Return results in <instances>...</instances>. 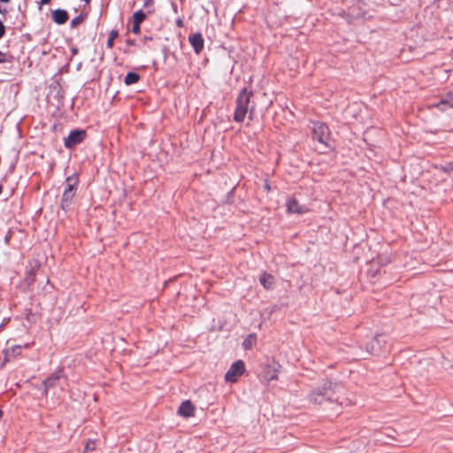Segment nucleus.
Masks as SVG:
<instances>
[{"label": "nucleus", "mask_w": 453, "mask_h": 453, "mask_svg": "<svg viewBox=\"0 0 453 453\" xmlns=\"http://www.w3.org/2000/svg\"><path fill=\"white\" fill-rule=\"evenodd\" d=\"M259 281L261 283V285L266 288V289H270L273 288V284H274V278L273 275L271 274H268L266 273H264L260 278H259Z\"/></svg>", "instance_id": "obj_14"}, {"label": "nucleus", "mask_w": 453, "mask_h": 453, "mask_svg": "<svg viewBox=\"0 0 453 453\" xmlns=\"http://www.w3.org/2000/svg\"><path fill=\"white\" fill-rule=\"evenodd\" d=\"M145 18L146 15L142 11H137L133 15V23L141 25V23L145 19Z\"/></svg>", "instance_id": "obj_18"}, {"label": "nucleus", "mask_w": 453, "mask_h": 453, "mask_svg": "<svg viewBox=\"0 0 453 453\" xmlns=\"http://www.w3.org/2000/svg\"><path fill=\"white\" fill-rule=\"evenodd\" d=\"M253 347V342H242L243 349H250Z\"/></svg>", "instance_id": "obj_23"}, {"label": "nucleus", "mask_w": 453, "mask_h": 453, "mask_svg": "<svg viewBox=\"0 0 453 453\" xmlns=\"http://www.w3.org/2000/svg\"><path fill=\"white\" fill-rule=\"evenodd\" d=\"M140 79L139 74L136 73H128L125 77L126 85H132L136 83Z\"/></svg>", "instance_id": "obj_17"}, {"label": "nucleus", "mask_w": 453, "mask_h": 453, "mask_svg": "<svg viewBox=\"0 0 453 453\" xmlns=\"http://www.w3.org/2000/svg\"><path fill=\"white\" fill-rule=\"evenodd\" d=\"M188 40L196 53H200L203 48V38L202 35L199 33L190 35Z\"/></svg>", "instance_id": "obj_9"}, {"label": "nucleus", "mask_w": 453, "mask_h": 453, "mask_svg": "<svg viewBox=\"0 0 453 453\" xmlns=\"http://www.w3.org/2000/svg\"><path fill=\"white\" fill-rule=\"evenodd\" d=\"M2 190H3V188H2V186L0 185V194L2 193Z\"/></svg>", "instance_id": "obj_35"}, {"label": "nucleus", "mask_w": 453, "mask_h": 453, "mask_svg": "<svg viewBox=\"0 0 453 453\" xmlns=\"http://www.w3.org/2000/svg\"><path fill=\"white\" fill-rule=\"evenodd\" d=\"M195 408L189 400H186L181 403L178 409V414L184 418H189L194 416Z\"/></svg>", "instance_id": "obj_7"}, {"label": "nucleus", "mask_w": 453, "mask_h": 453, "mask_svg": "<svg viewBox=\"0 0 453 453\" xmlns=\"http://www.w3.org/2000/svg\"><path fill=\"white\" fill-rule=\"evenodd\" d=\"M77 179L74 177H68L65 181V190L66 191H76Z\"/></svg>", "instance_id": "obj_16"}, {"label": "nucleus", "mask_w": 453, "mask_h": 453, "mask_svg": "<svg viewBox=\"0 0 453 453\" xmlns=\"http://www.w3.org/2000/svg\"><path fill=\"white\" fill-rule=\"evenodd\" d=\"M152 4H153V1H152V0H147V1H145V3H144V7H150V6H151V5H152Z\"/></svg>", "instance_id": "obj_27"}, {"label": "nucleus", "mask_w": 453, "mask_h": 453, "mask_svg": "<svg viewBox=\"0 0 453 453\" xmlns=\"http://www.w3.org/2000/svg\"><path fill=\"white\" fill-rule=\"evenodd\" d=\"M61 378H63V371L58 370L56 372L52 373L44 380V386L46 387V388L54 387L57 381L59 380Z\"/></svg>", "instance_id": "obj_13"}, {"label": "nucleus", "mask_w": 453, "mask_h": 453, "mask_svg": "<svg viewBox=\"0 0 453 453\" xmlns=\"http://www.w3.org/2000/svg\"><path fill=\"white\" fill-rule=\"evenodd\" d=\"M251 96L252 92L248 91L246 88L242 89L239 94L236 100V109L234 117L235 121L242 122L244 119L247 112L249 111Z\"/></svg>", "instance_id": "obj_2"}, {"label": "nucleus", "mask_w": 453, "mask_h": 453, "mask_svg": "<svg viewBox=\"0 0 453 453\" xmlns=\"http://www.w3.org/2000/svg\"><path fill=\"white\" fill-rule=\"evenodd\" d=\"M176 23H177L178 27H182V20L181 19H178L176 21Z\"/></svg>", "instance_id": "obj_30"}, {"label": "nucleus", "mask_w": 453, "mask_h": 453, "mask_svg": "<svg viewBox=\"0 0 453 453\" xmlns=\"http://www.w3.org/2000/svg\"><path fill=\"white\" fill-rule=\"evenodd\" d=\"M279 367L280 365L274 361L266 364L263 371L264 379L267 381L276 380L278 377Z\"/></svg>", "instance_id": "obj_5"}, {"label": "nucleus", "mask_w": 453, "mask_h": 453, "mask_svg": "<svg viewBox=\"0 0 453 453\" xmlns=\"http://www.w3.org/2000/svg\"><path fill=\"white\" fill-rule=\"evenodd\" d=\"M286 205L288 213L302 214L308 211L305 206L299 205L297 201L294 198L288 199Z\"/></svg>", "instance_id": "obj_8"}, {"label": "nucleus", "mask_w": 453, "mask_h": 453, "mask_svg": "<svg viewBox=\"0 0 453 453\" xmlns=\"http://www.w3.org/2000/svg\"><path fill=\"white\" fill-rule=\"evenodd\" d=\"M22 349L21 345H13L12 348L4 350V363L9 362L12 358L20 354Z\"/></svg>", "instance_id": "obj_12"}, {"label": "nucleus", "mask_w": 453, "mask_h": 453, "mask_svg": "<svg viewBox=\"0 0 453 453\" xmlns=\"http://www.w3.org/2000/svg\"><path fill=\"white\" fill-rule=\"evenodd\" d=\"M84 19H85V16L83 14H81V15L75 17L74 19H72L71 26L73 27H77L78 25H80L81 23L83 22Z\"/></svg>", "instance_id": "obj_20"}, {"label": "nucleus", "mask_w": 453, "mask_h": 453, "mask_svg": "<svg viewBox=\"0 0 453 453\" xmlns=\"http://www.w3.org/2000/svg\"><path fill=\"white\" fill-rule=\"evenodd\" d=\"M5 34V27L4 26L3 22L0 20V39Z\"/></svg>", "instance_id": "obj_25"}, {"label": "nucleus", "mask_w": 453, "mask_h": 453, "mask_svg": "<svg viewBox=\"0 0 453 453\" xmlns=\"http://www.w3.org/2000/svg\"><path fill=\"white\" fill-rule=\"evenodd\" d=\"M86 4H88L90 0H83Z\"/></svg>", "instance_id": "obj_34"}, {"label": "nucleus", "mask_w": 453, "mask_h": 453, "mask_svg": "<svg viewBox=\"0 0 453 453\" xmlns=\"http://www.w3.org/2000/svg\"><path fill=\"white\" fill-rule=\"evenodd\" d=\"M85 137V132L82 130L72 131L67 138L65 140V145L67 148H72L76 144L81 142Z\"/></svg>", "instance_id": "obj_6"}, {"label": "nucleus", "mask_w": 453, "mask_h": 453, "mask_svg": "<svg viewBox=\"0 0 453 453\" xmlns=\"http://www.w3.org/2000/svg\"><path fill=\"white\" fill-rule=\"evenodd\" d=\"M75 196V191H66L64 190L62 202H61V207L63 210H67L69 205L71 204V202L73 198Z\"/></svg>", "instance_id": "obj_15"}, {"label": "nucleus", "mask_w": 453, "mask_h": 453, "mask_svg": "<svg viewBox=\"0 0 453 453\" xmlns=\"http://www.w3.org/2000/svg\"><path fill=\"white\" fill-rule=\"evenodd\" d=\"M29 346H30V344H29V343H26V344L24 345V347H25V348H28Z\"/></svg>", "instance_id": "obj_33"}, {"label": "nucleus", "mask_w": 453, "mask_h": 453, "mask_svg": "<svg viewBox=\"0 0 453 453\" xmlns=\"http://www.w3.org/2000/svg\"><path fill=\"white\" fill-rule=\"evenodd\" d=\"M365 344V348L367 349V353L375 354V350L373 349V342H364Z\"/></svg>", "instance_id": "obj_21"}, {"label": "nucleus", "mask_w": 453, "mask_h": 453, "mask_svg": "<svg viewBox=\"0 0 453 453\" xmlns=\"http://www.w3.org/2000/svg\"><path fill=\"white\" fill-rule=\"evenodd\" d=\"M311 130L313 136L319 142L326 144L327 137L329 135L328 127L321 122H312Z\"/></svg>", "instance_id": "obj_4"}, {"label": "nucleus", "mask_w": 453, "mask_h": 453, "mask_svg": "<svg viewBox=\"0 0 453 453\" xmlns=\"http://www.w3.org/2000/svg\"><path fill=\"white\" fill-rule=\"evenodd\" d=\"M50 2V0H41V4H47Z\"/></svg>", "instance_id": "obj_28"}, {"label": "nucleus", "mask_w": 453, "mask_h": 453, "mask_svg": "<svg viewBox=\"0 0 453 453\" xmlns=\"http://www.w3.org/2000/svg\"><path fill=\"white\" fill-rule=\"evenodd\" d=\"M96 448V445H95V441H89L87 442L86 446H85V452L86 451H89V450H94Z\"/></svg>", "instance_id": "obj_22"}, {"label": "nucleus", "mask_w": 453, "mask_h": 453, "mask_svg": "<svg viewBox=\"0 0 453 453\" xmlns=\"http://www.w3.org/2000/svg\"><path fill=\"white\" fill-rule=\"evenodd\" d=\"M0 2H2V3H9L10 0H0Z\"/></svg>", "instance_id": "obj_32"}, {"label": "nucleus", "mask_w": 453, "mask_h": 453, "mask_svg": "<svg viewBox=\"0 0 453 453\" xmlns=\"http://www.w3.org/2000/svg\"><path fill=\"white\" fill-rule=\"evenodd\" d=\"M132 32L135 35H138L140 33V25L133 23Z\"/></svg>", "instance_id": "obj_24"}, {"label": "nucleus", "mask_w": 453, "mask_h": 453, "mask_svg": "<svg viewBox=\"0 0 453 453\" xmlns=\"http://www.w3.org/2000/svg\"><path fill=\"white\" fill-rule=\"evenodd\" d=\"M52 19L58 25L65 24L68 19V14L65 10L57 9L52 12Z\"/></svg>", "instance_id": "obj_11"}, {"label": "nucleus", "mask_w": 453, "mask_h": 453, "mask_svg": "<svg viewBox=\"0 0 453 453\" xmlns=\"http://www.w3.org/2000/svg\"><path fill=\"white\" fill-rule=\"evenodd\" d=\"M0 13H1V14H5V13H6V9H3V8L0 6Z\"/></svg>", "instance_id": "obj_29"}, {"label": "nucleus", "mask_w": 453, "mask_h": 453, "mask_svg": "<svg viewBox=\"0 0 453 453\" xmlns=\"http://www.w3.org/2000/svg\"><path fill=\"white\" fill-rule=\"evenodd\" d=\"M5 62V54L0 50V63Z\"/></svg>", "instance_id": "obj_26"}, {"label": "nucleus", "mask_w": 453, "mask_h": 453, "mask_svg": "<svg viewBox=\"0 0 453 453\" xmlns=\"http://www.w3.org/2000/svg\"><path fill=\"white\" fill-rule=\"evenodd\" d=\"M119 33L117 30H111L109 34V37L106 42V45L109 49L113 47V42L118 37Z\"/></svg>", "instance_id": "obj_19"}, {"label": "nucleus", "mask_w": 453, "mask_h": 453, "mask_svg": "<svg viewBox=\"0 0 453 453\" xmlns=\"http://www.w3.org/2000/svg\"><path fill=\"white\" fill-rule=\"evenodd\" d=\"M433 106L439 108L441 111H446L449 108H453V94L449 93L441 99L437 104Z\"/></svg>", "instance_id": "obj_10"}, {"label": "nucleus", "mask_w": 453, "mask_h": 453, "mask_svg": "<svg viewBox=\"0 0 453 453\" xmlns=\"http://www.w3.org/2000/svg\"><path fill=\"white\" fill-rule=\"evenodd\" d=\"M245 372V365L242 360L234 362L225 374V380L228 382H235L237 378Z\"/></svg>", "instance_id": "obj_3"}, {"label": "nucleus", "mask_w": 453, "mask_h": 453, "mask_svg": "<svg viewBox=\"0 0 453 453\" xmlns=\"http://www.w3.org/2000/svg\"><path fill=\"white\" fill-rule=\"evenodd\" d=\"M334 410L335 411H338V410H339V405H338V404H334Z\"/></svg>", "instance_id": "obj_31"}, {"label": "nucleus", "mask_w": 453, "mask_h": 453, "mask_svg": "<svg viewBox=\"0 0 453 453\" xmlns=\"http://www.w3.org/2000/svg\"><path fill=\"white\" fill-rule=\"evenodd\" d=\"M338 386L328 380L321 381L318 388L314 389L309 395V399L315 404H323L326 402L334 403L338 401L335 396Z\"/></svg>", "instance_id": "obj_1"}]
</instances>
